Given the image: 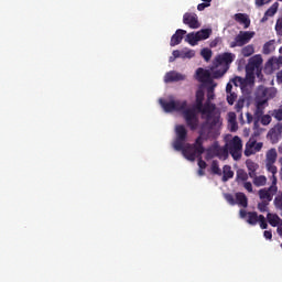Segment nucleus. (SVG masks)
<instances>
[{
  "instance_id": "obj_21",
  "label": "nucleus",
  "mask_w": 282,
  "mask_h": 282,
  "mask_svg": "<svg viewBox=\"0 0 282 282\" xmlns=\"http://www.w3.org/2000/svg\"><path fill=\"white\" fill-rule=\"evenodd\" d=\"M218 148H219V143L218 142H214L213 145H210L207 150H206V160H213L214 158H217V153H218Z\"/></svg>"
},
{
  "instance_id": "obj_48",
  "label": "nucleus",
  "mask_w": 282,
  "mask_h": 282,
  "mask_svg": "<svg viewBox=\"0 0 282 282\" xmlns=\"http://www.w3.org/2000/svg\"><path fill=\"white\" fill-rule=\"evenodd\" d=\"M195 52L193 50L182 51V58H193Z\"/></svg>"
},
{
  "instance_id": "obj_46",
  "label": "nucleus",
  "mask_w": 282,
  "mask_h": 282,
  "mask_svg": "<svg viewBox=\"0 0 282 282\" xmlns=\"http://www.w3.org/2000/svg\"><path fill=\"white\" fill-rule=\"evenodd\" d=\"M226 202H228V204H230V206H236L237 202L235 199V196L232 194H225L224 195Z\"/></svg>"
},
{
  "instance_id": "obj_15",
  "label": "nucleus",
  "mask_w": 282,
  "mask_h": 282,
  "mask_svg": "<svg viewBox=\"0 0 282 282\" xmlns=\"http://www.w3.org/2000/svg\"><path fill=\"white\" fill-rule=\"evenodd\" d=\"M185 34H186L185 30L177 29L175 34H173L171 37V41H170L171 47H175V45H180V43H182V41L184 40Z\"/></svg>"
},
{
  "instance_id": "obj_29",
  "label": "nucleus",
  "mask_w": 282,
  "mask_h": 282,
  "mask_svg": "<svg viewBox=\"0 0 282 282\" xmlns=\"http://www.w3.org/2000/svg\"><path fill=\"white\" fill-rule=\"evenodd\" d=\"M206 87H207V101L212 102V100H215V87H217V84L214 82L213 84H208Z\"/></svg>"
},
{
  "instance_id": "obj_4",
  "label": "nucleus",
  "mask_w": 282,
  "mask_h": 282,
  "mask_svg": "<svg viewBox=\"0 0 282 282\" xmlns=\"http://www.w3.org/2000/svg\"><path fill=\"white\" fill-rule=\"evenodd\" d=\"M227 151L230 153L231 158L237 162L241 160V151H243V142L241 138L234 137L228 143L225 144Z\"/></svg>"
},
{
  "instance_id": "obj_51",
  "label": "nucleus",
  "mask_w": 282,
  "mask_h": 282,
  "mask_svg": "<svg viewBox=\"0 0 282 282\" xmlns=\"http://www.w3.org/2000/svg\"><path fill=\"white\" fill-rule=\"evenodd\" d=\"M274 119L282 120V105L279 107L278 110H274Z\"/></svg>"
},
{
  "instance_id": "obj_40",
  "label": "nucleus",
  "mask_w": 282,
  "mask_h": 282,
  "mask_svg": "<svg viewBox=\"0 0 282 282\" xmlns=\"http://www.w3.org/2000/svg\"><path fill=\"white\" fill-rule=\"evenodd\" d=\"M258 224H260L262 230H268V220H265V216L259 215Z\"/></svg>"
},
{
  "instance_id": "obj_30",
  "label": "nucleus",
  "mask_w": 282,
  "mask_h": 282,
  "mask_svg": "<svg viewBox=\"0 0 282 282\" xmlns=\"http://www.w3.org/2000/svg\"><path fill=\"white\" fill-rule=\"evenodd\" d=\"M275 47H274V40H270L269 42L264 43L263 47H262V53L268 55V54H272V52H274Z\"/></svg>"
},
{
  "instance_id": "obj_63",
  "label": "nucleus",
  "mask_w": 282,
  "mask_h": 282,
  "mask_svg": "<svg viewBox=\"0 0 282 282\" xmlns=\"http://www.w3.org/2000/svg\"><path fill=\"white\" fill-rule=\"evenodd\" d=\"M270 15H267V13H264L263 18L261 19V23H265V21H268V18Z\"/></svg>"
},
{
  "instance_id": "obj_34",
  "label": "nucleus",
  "mask_w": 282,
  "mask_h": 282,
  "mask_svg": "<svg viewBox=\"0 0 282 282\" xmlns=\"http://www.w3.org/2000/svg\"><path fill=\"white\" fill-rule=\"evenodd\" d=\"M210 169H212L213 175H219V176L223 175L221 169H219V162L217 160H214L212 162V167Z\"/></svg>"
},
{
  "instance_id": "obj_25",
  "label": "nucleus",
  "mask_w": 282,
  "mask_h": 282,
  "mask_svg": "<svg viewBox=\"0 0 282 282\" xmlns=\"http://www.w3.org/2000/svg\"><path fill=\"white\" fill-rule=\"evenodd\" d=\"M251 180L257 187L265 186L268 184V177H265V175L257 176L256 174Z\"/></svg>"
},
{
  "instance_id": "obj_58",
  "label": "nucleus",
  "mask_w": 282,
  "mask_h": 282,
  "mask_svg": "<svg viewBox=\"0 0 282 282\" xmlns=\"http://www.w3.org/2000/svg\"><path fill=\"white\" fill-rule=\"evenodd\" d=\"M231 93H234L232 85L230 83H228L226 86V94H231Z\"/></svg>"
},
{
  "instance_id": "obj_64",
  "label": "nucleus",
  "mask_w": 282,
  "mask_h": 282,
  "mask_svg": "<svg viewBox=\"0 0 282 282\" xmlns=\"http://www.w3.org/2000/svg\"><path fill=\"white\" fill-rule=\"evenodd\" d=\"M231 131H237V123H231Z\"/></svg>"
},
{
  "instance_id": "obj_43",
  "label": "nucleus",
  "mask_w": 282,
  "mask_h": 282,
  "mask_svg": "<svg viewBox=\"0 0 282 282\" xmlns=\"http://www.w3.org/2000/svg\"><path fill=\"white\" fill-rule=\"evenodd\" d=\"M273 204L278 210H282V194L275 196Z\"/></svg>"
},
{
  "instance_id": "obj_18",
  "label": "nucleus",
  "mask_w": 282,
  "mask_h": 282,
  "mask_svg": "<svg viewBox=\"0 0 282 282\" xmlns=\"http://www.w3.org/2000/svg\"><path fill=\"white\" fill-rule=\"evenodd\" d=\"M235 21L237 23H240V25H243L245 30H248L250 28V18H248V14L246 13H236L234 15Z\"/></svg>"
},
{
  "instance_id": "obj_45",
  "label": "nucleus",
  "mask_w": 282,
  "mask_h": 282,
  "mask_svg": "<svg viewBox=\"0 0 282 282\" xmlns=\"http://www.w3.org/2000/svg\"><path fill=\"white\" fill-rule=\"evenodd\" d=\"M226 72H228V69H226L225 67H224V69H216L213 72L212 76H213V78H216V79L221 78V76H224V74H226Z\"/></svg>"
},
{
  "instance_id": "obj_36",
  "label": "nucleus",
  "mask_w": 282,
  "mask_h": 282,
  "mask_svg": "<svg viewBox=\"0 0 282 282\" xmlns=\"http://www.w3.org/2000/svg\"><path fill=\"white\" fill-rule=\"evenodd\" d=\"M276 174H272L271 176V185L269 187V191H272V193H279V187L276 186Z\"/></svg>"
},
{
  "instance_id": "obj_1",
  "label": "nucleus",
  "mask_w": 282,
  "mask_h": 282,
  "mask_svg": "<svg viewBox=\"0 0 282 282\" xmlns=\"http://www.w3.org/2000/svg\"><path fill=\"white\" fill-rule=\"evenodd\" d=\"M176 139L173 142V149L175 151H181L184 159L189 162H195V155H200V153L206 152L204 148V140H217L219 138V129H215L210 126H205L204 122L200 124L198 130V137L193 144L186 143V138H188V130L183 124L175 127Z\"/></svg>"
},
{
  "instance_id": "obj_27",
  "label": "nucleus",
  "mask_w": 282,
  "mask_h": 282,
  "mask_svg": "<svg viewBox=\"0 0 282 282\" xmlns=\"http://www.w3.org/2000/svg\"><path fill=\"white\" fill-rule=\"evenodd\" d=\"M198 36V41H206V39H210V34H213V29H203L196 32Z\"/></svg>"
},
{
  "instance_id": "obj_19",
  "label": "nucleus",
  "mask_w": 282,
  "mask_h": 282,
  "mask_svg": "<svg viewBox=\"0 0 282 282\" xmlns=\"http://www.w3.org/2000/svg\"><path fill=\"white\" fill-rule=\"evenodd\" d=\"M278 158L279 153H276V149L271 148L265 154V164H276Z\"/></svg>"
},
{
  "instance_id": "obj_11",
  "label": "nucleus",
  "mask_w": 282,
  "mask_h": 282,
  "mask_svg": "<svg viewBox=\"0 0 282 282\" xmlns=\"http://www.w3.org/2000/svg\"><path fill=\"white\" fill-rule=\"evenodd\" d=\"M263 149V143L258 142L250 139L246 144L245 155L246 158H250V155H254V153H259Z\"/></svg>"
},
{
  "instance_id": "obj_52",
  "label": "nucleus",
  "mask_w": 282,
  "mask_h": 282,
  "mask_svg": "<svg viewBox=\"0 0 282 282\" xmlns=\"http://www.w3.org/2000/svg\"><path fill=\"white\" fill-rule=\"evenodd\" d=\"M206 8H210V3L203 2V3H199V4L197 6L198 12H204V10H206Z\"/></svg>"
},
{
  "instance_id": "obj_13",
  "label": "nucleus",
  "mask_w": 282,
  "mask_h": 282,
  "mask_svg": "<svg viewBox=\"0 0 282 282\" xmlns=\"http://www.w3.org/2000/svg\"><path fill=\"white\" fill-rule=\"evenodd\" d=\"M183 23L188 25L192 30H197L199 28V20H197V14L195 13H185L183 15Z\"/></svg>"
},
{
  "instance_id": "obj_8",
  "label": "nucleus",
  "mask_w": 282,
  "mask_h": 282,
  "mask_svg": "<svg viewBox=\"0 0 282 282\" xmlns=\"http://www.w3.org/2000/svg\"><path fill=\"white\" fill-rule=\"evenodd\" d=\"M276 96V88H268L264 86H259L256 90L254 101H263L268 102V100H272Z\"/></svg>"
},
{
  "instance_id": "obj_10",
  "label": "nucleus",
  "mask_w": 282,
  "mask_h": 282,
  "mask_svg": "<svg viewBox=\"0 0 282 282\" xmlns=\"http://www.w3.org/2000/svg\"><path fill=\"white\" fill-rule=\"evenodd\" d=\"M240 218L245 219L249 226H257L259 224V214L257 212H246V209H240Z\"/></svg>"
},
{
  "instance_id": "obj_59",
  "label": "nucleus",
  "mask_w": 282,
  "mask_h": 282,
  "mask_svg": "<svg viewBox=\"0 0 282 282\" xmlns=\"http://www.w3.org/2000/svg\"><path fill=\"white\" fill-rule=\"evenodd\" d=\"M278 83H282V70L276 74Z\"/></svg>"
},
{
  "instance_id": "obj_39",
  "label": "nucleus",
  "mask_w": 282,
  "mask_h": 282,
  "mask_svg": "<svg viewBox=\"0 0 282 282\" xmlns=\"http://www.w3.org/2000/svg\"><path fill=\"white\" fill-rule=\"evenodd\" d=\"M202 155H204V153L195 154L194 162L197 159L198 160V167L199 169H206V166H208V164L206 163V161L202 160Z\"/></svg>"
},
{
  "instance_id": "obj_28",
  "label": "nucleus",
  "mask_w": 282,
  "mask_h": 282,
  "mask_svg": "<svg viewBox=\"0 0 282 282\" xmlns=\"http://www.w3.org/2000/svg\"><path fill=\"white\" fill-rule=\"evenodd\" d=\"M246 164L249 171V177H254L257 175V170L259 169V164L252 161H247Z\"/></svg>"
},
{
  "instance_id": "obj_12",
  "label": "nucleus",
  "mask_w": 282,
  "mask_h": 282,
  "mask_svg": "<svg viewBox=\"0 0 282 282\" xmlns=\"http://www.w3.org/2000/svg\"><path fill=\"white\" fill-rule=\"evenodd\" d=\"M196 78L199 83H204V85H213L215 80L210 77V72L205 70L204 68H197Z\"/></svg>"
},
{
  "instance_id": "obj_41",
  "label": "nucleus",
  "mask_w": 282,
  "mask_h": 282,
  "mask_svg": "<svg viewBox=\"0 0 282 282\" xmlns=\"http://www.w3.org/2000/svg\"><path fill=\"white\" fill-rule=\"evenodd\" d=\"M237 100V93H227V102L228 105L232 106L235 105V101Z\"/></svg>"
},
{
  "instance_id": "obj_47",
  "label": "nucleus",
  "mask_w": 282,
  "mask_h": 282,
  "mask_svg": "<svg viewBox=\"0 0 282 282\" xmlns=\"http://www.w3.org/2000/svg\"><path fill=\"white\" fill-rule=\"evenodd\" d=\"M245 105H246V99H243V98L238 99V101L235 106L236 111L239 113V111H241V109H243Z\"/></svg>"
},
{
  "instance_id": "obj_44",
  "label": "nucleus",
  "mask_w": 282,
  "mask_h": 282,
  "mask_svg": "<svg viewBox=\"0 0 282 282\" xmlns=\"http://www.w3.org/2000/svg\"><path fill=\"white\" fill-rule=\"evenodd\" d=\"M275 32L279 36H282V15L276 20Z\"/></svg>"
},
{
  "instance_id": "obj_61",
  "label": "nucleus",
  "mask_w": 282,
  "mask_h": 282,
  "mask_svg": "<svg viewBox=\"0 0 282 282\" xmlns=\"http://www.w3.org/2000/svg\"><path fill=\"white\" fill-rule=\"evenodd\" d=\"M276 232H278L279 237H282V226L281 225L278 226Z\"/></svg>"
},
{
  "instance_id": "obj_33",
  "label": "nucleus",
  "mask_w": 282,
  "mask_h": 282,
  "mask_svg": "<svg viewBox=\"0 0 282 282\" xmlns=\"http://www.w3.org/2000/svg\"><path fill=\"white\" fill-rule=\"evenodd\" d=\"M248 173L243 170H238L236 173V180L237 182H248Z\"/></svg>"
},
{
  "instance_id": "obj_24",
  "label": "nucleus",
  "mask_w": 282,
  "mask_h": 282,
  "mask_svg": "<svg viewBox=\"0 0 282 282\" xmlns=\"http://www.w3.org/2000/svg\"><path fill=\"white\" fill-rule=\"evenodd\" d=\"M235 177V172L230 165H224L223 167V182H228Z\"/></svg>"
},
{
  "instance_id": "obj_35",
  "label": "nucleus",
  "mask_w": 282,
  "mask_h": 282,
  "mask_svg": "<svg viewBox=\"0 0 282 282\" xmlns=\"http://www.w3.org/2000/svg\"><path fill=\"white\" fill-rule=\"evenodd\" d=\"M279 10V2H274L264 13L267 17H274Z\"/></svg>"
},
{
  "instance_id": "obj_22",
  "label": "nucleus",
  "mask_w": 282,
  "mask_h": 282,
  "mask_svg": "<svg viewBox=\"0 0 282 282\" xmlns=\"http://www.w3.org/2000/svg\"><path fill=\"white\" fill-rule=\"evenodd\" d=\"M267 67H270L271 69H281V67H282V56L271 57L267 62Z\"/></svg>"
},
{
  "instance_id": "obj_53",
  "label": "nucleus",
  "mask_w": 282,
  "mask_h": 282,
  "mask_svg": "<svg viewBox=\"0 0 282 282\" xmlns=\"http://www.w3.org/2000/svg\"><path fill=\"white\" fill-rule=\"evenodd\" d=\"M272 0H256L257 8H262V6H265V3H270Z\"/></svg>"
},
{
  "instance_id": "obj_37",
  "label": "nucleus",
  "mask_w": 282,
  "mask_h": 282,
  "mask_svg": "<svg viewBox=\"0 0 282 282\" xmlns=\"http://www.w3.org/2000/svg\"><path fill=\"white\" fill-rule=\"evenodd\" d=\"M200 56H203V58L208 62L210 61V58H213V51H210V48H203L200 51Z\"/></svg>"
},
{
  "instance_id": "obj_5",
  "label": "nucleus",
  "mask_w": 282,
  "mask_h": 282,
  "mask_svg": "<svg viewBox=\"0 0 282 282\" xmlns=\"http://www.w3.org/2000/svg\"><path fill=\"white\" fill-rule=\"evenodd\" d=\"M182 113L188 129H191V131H197L199 128V117L197 116V110L194 108H185Z\"/></svg>"
},
{
  "instance_id": "obj_60",
  "label": "nucleus",
  "mask_w": 282,
  "mask_h": 282,
  "mask_svg": "<svg viewBox=\"0 0 282 282\" xmlns=\"http://www.w3.org/2000/svg\"><path fill=\"white\" fill-rule=\"evenodd\" d=\"M263 131V129H257L254 132H253V135L256 137H259L261 135V132Z\"/></svg>"
},
{
  "instance_id": "obj_49",
  "label": "nucleus",
  "mask_w": 282,
  "mask_h": 282,
  "mask_svg": "<svg viewBox=\"0 0 282 282\" xmlns=\"http://www.w3.org/2000/svg\"><path fill=\"white\" fill-rule=\"evenodd\" d=\"M267 138H270V140H276L279 138V132H276L274 129H271L268 132Z\"/></svg>"
},
{
  "instance_id": "obj_23",
  "label": "nucleus",
  "mask_w": 282,
  "mask_h": 282,
  "mask_svg": "<svg viewBox=\"0 0 282 282\" xmlns=\"http://www.w3.org/2000/svg\"><path fill=\"white\" fill-rule=\"evenodd\" d=\"M236 204L242 208H248V196L242 192L236 193Z\"/></svg>"
},
{
  "instance_id": "obj_56",
  "label": "nucleus",
  "mask_w": 282,
  "mask_h": 282,
  "mask_svg": "<svg viewBox=\"0 0 282 282\" xmlns=\"http://www.w3.org/2000/svg\"><path fill=\"white\" fill-rule=\"evenodd\" d=\"M172 56L174 58H182V51H173Z\"/></svg>"
},
{
  "instance_id": "obj_9",
  "label": "nucleus",
  "mask_w": 282,
  "mask_h": 282,
  "mask_svg": "<svg viewBox=\"0 0 282 282\" xmlns=\"http://www.w3.org/2000/svg\"><path fill=\"white\" fill-rule=\"evenodd\" d=\"M235 58H237L235 53L225 52L216 56V63L217 65H224L226 69H230V65H232Z\"/></svg>"
},
{
  "instance_id": "obj_54",
  "label": "nucleus",
  "mask_w": 282,
  "mask_h": 282,
  "mask_svg": "<svg viewBox=\"0 0 282 282\" xmlns=\"http://www.w3.org/2000/svg\"><path fill=\"white\" fill-rule=\"evenodd\" d=\"M243 188H246V191H248V193H252V183L245 182L243 183Z\"/></svg>"
},
{
  "instance_id": "obj_6",
  "label": "nucleus",
  "mask_w": 282,
  "mask_h": 282,
  "mask_svg": "<svg viewBox=\"0 0 282 282\" xmlns=\"http://www.w3.org/2000/svg\"><path fill=\"white\" fill-rule=\"evenodd\" d=\"M160 105L163 107L166 113H171L173 111H184L186 107H188V101L186 100H171L166 101L164 99H160Z\"/></svg>"
},
{
  "instance_id": "obj_38",
  "label": "nucleus",
  "mask_w": 282,
  "mask_h": 282,
  "mask_svg": "<svg viewBox=\"0 0 282 282\" xmlns=\"http://www.w3.org/2000/svg\"><path fill=\"white\" fill-rule=\"evenodd\" d=\"M265 169L268 173H271L272 175H276V173H279V169L274 163H265Z\"/></svg>"
},
{
  "instance_id": "obj_32",
  "label": "nucleus",
  "mask_w": 282,
  "mask_h": 282,
  "mask_svg": "<svg viewBox=\"0 0 282 282\" xmlns=\"http://www.w3.org/2000/svg\"><path fill=\"white\" fill-rule=\"evenodd\" d=\"M186 41L187 43H189V45L195 46L197 45V43H199V37L197 33L192 32L186 35Z\"/></svg>"
},
{
  "instance_id": "obj_50",
  "label": "nucleus",
  "mask_w": 282,
  "mask_h": 282,
  "mask_svg": "<svg viewBox=\"0 0 282 282\" xmlns=\"http://www.w3.org/2000/svg\"><path fill=\"white\" fill-rule=\"evenodd\" d=\"M261 118V123L264 126H268L270 122H272V117H270V115H262Z\"/></svg>"
},
{
  "instance_id": "obj_55",
  "label": "nucleus",
  "mask_w": 282,
  "mask_h": 282,
  "mask_svg": "<svg viewBox=\"0 0 282 282\" xmlns=\"http://www.w3.org/2000/svg\"><path fill=\"white\" fill-rule=\"evenodd\" d=\"M263 237L264 239H269L270 241H272V230H264Z\"/></svg>"
},
{
  "instance_id": "obj_16",
  "label": "nucleus",
  "mask_w": 282,
  "mask_h": 282,
  "mask_svg": "<svg viewBox=\"0 0 282 282\" xmlns=\"http://www.w3.org/2000/svg\"><path fill=\"white\" fill-rule=\"evenodd\" d=\"M258 195H259L260 199H262V202L270 203L274 198V195H276V192L270 191V187L261 188V189H259Z\"/></svg>"
},
{
  "instance_id": "obj_3",
  "label": "nucleus",
  "mask_w": 282,
  "mask_h": 282,
  "mask_svg": "<svg viewBox=\"0 0 282 282\" xmlns=\"http://www.w3.org/2000/svg\"><path fill=\"white\" fill-rule=\"evenodd\" d=\"M261 65H263V58L261 55H254L249 58L248 64L246 65V78L250 83L254 80V74L261 76Z\"/></svg>"
},
{
  "instance_id": "obj_62",
  "label": "nucleus",
  "mask_w": 282,
  "mask_h": 282,
  "mask_svg": "<svg viewBox=\"0 0 282 282\" xmlns=\"http://www.w3.org/2000/svg\"><path fill=\"white\" fill-rule=\"evenodd\" d=\"M198 175L202 177L205 175L204 173V169L199 167V170L197 171Z\"/></svg>"
},
{
  "instance_id": "obj_17",
  "label": "nucleus",
  "mask_w": 282,
  "mask_h": 282,
  "mask_svg": "<svg viewBox=\"0 0 282 282\" xmlns=\"http://www.w3.org/2000/svg\"><path fill=\"white\" fill-rule=\"evenodd\" d=\"M254 102H256V110L253 116L254 118H257V120H261L265 111V107H268V101L262 100V101H254Z\"/></svg>"
},
{
  "instance_id": "obj_20",
  "label": "nucleus",
  "mask_w": 282,
  "mask_h": 282,
  "mask_svg": "<svg viewBox=\"0 0 282 282\" xmlns=\"http://www.w3.org/2000/svg\"><path fill=\"white\" fill-rule=\"evenodd\" d=\"M267 219L272 228H276V226H282V219L276 214H267Z\"/></svg>"
},
{
  "instance_id": "obj_7",
  "label": "nucleus",
  "mask_w": 282,
  "mask_h": 282,
  "mask_svg": "<svg viewBox=\"0 0 282 282\" xmlns=\"http://www.w3.org/2000/svg\"><path fill=\"white\" fill-rule=\"evenodd\" d=\"M252 39H254L253 31H240L239 34L235 36L234 41L230 42L229 47H243L245 45H248Z\"/></svg>"
},
{
  "instance_id": "obj_26",
  "label": "nucleus",
  "mask_w": 282,
  "mask_h": 282,
  "mask_svg": "<svg viewBox=\"0 0 282 282\" xmlns=\"http://www.w3.org/2000/svg\"><path fill=\"white\" fill-rule=\"evenodd\" d=\"M240 54L245 58L252 56V54H254V44H249V45L242 46Z\"/></svg>"
},
{
  "instance_id": "obj_2",
  "label": "nucleus",
  "mask_w": 282,
  "mask_h": 282,
  "mask_svg": "<svg viewBox=\"0 0 282 282\" xmlns=\"http://www.w3.org/2000/svg\"><path fill=\"white\" fill-rule=\"evenodd\" d=\"M193 109L197 113H200V118L205 120L203 122V131L206 127H212L213 129H219L221 127V113L217 111V105L213 101L204 102V90L198 89L196 91V99Z\"/></svg>"
},
{
  "instance_id": "obj_42",
  "label": "nucleus",
  "mask_w": 282,
  "mask_h": 282,
  "mask_svg": "<svg viewBox=\"0 0 282 282\" xmlns=\"http://www.w3.org/2000/svg\"><path fill=\"white\" fill-rule=\"evenodd\" d=\"M268 206H270V203L262 200L261 203L258 204V210L260 213H268Z\"/></svg>"
},
{
  "instance_id": "obj_57",
  "label": "nucleus",
  "mask_w": 282,
  "mask_h": 282,
  "mask_svg": "<svg viewBox=\"0 0 282 282\" xmlns=\"http://www.w3.org/2000/svg\"><path fill=\"white\" fill-rule=\"evenodd\" d=\"M246 117H247L248 124H250L252 122V120H254V117H252V113H250V112H247Z\"/></svg>"
},
{
  "instance_id": "obj_31",
  "label": "nucleus",
  "mask_w": 282,
  "mask_h": 282,
  "mask_svg": "<svg viewBox=\"0 0 282 282\" xmlns=\"http://www.w3.org/2000/svg\"><path fill=\"white\" fill-rule=\"evenodd\" d=\"M228 148L225 145L224 148L219 147L218 144V152L216 158H218L219 160H228Z\"/></svg>"
},
{
  "instance_id": "obj_14",
  "label": "nucleus",
  "mask_w": 282,
  "mask_h": 282,
  "mask_svg": "<svg viewBox=\"0 0 282 282\" xmlns=\"http://www.w3.org/2000/svg\"><path fill=\"white\" fill-rule=\"evenodd\" d=\"M180 80H186V75L171 70L164 76V83H180Z\"/></svg>"
}]
</instances>
